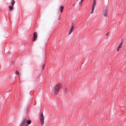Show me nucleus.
Segmentation results:
<instances>
[{
	"instance_id": "obj_1",
	"label": "nucleus",
	"mask_w": 126,
	"mask_h": 126,
	"mask_svg": "<svg viewBox=\"0 0 126 126\" xmlns=\"http://www.w3.org/2000/svg\"><path fill=\"white\" fill-rule=\"evenodd\" d=\"M62 88V84H58L54 87V93L55 95H58V93L60 92V89Z\"/></svg>"
},
{
	"instance_id": "obj_11",
	"label": "nucleus",
	"mask_w": 126,
	"mask_h": 126,
	"mask_svg": "<svg viewBox=\"0 0 126 126\" xmlns=\"http://www.w3.org/2000/svg\"><path fill=\"white\" fill-rule=\"evenodd\" d=\"M15 3V1H14V0H13L11 2V6H13Z\"/></svg>"
},
{
	"instance_id": "obj_8",
	"label": "nucleus",
	"mask_w": 126,
	"mask_h": 126,
	"mask_svg": "<svg viewBox=\"0 0 126 126\" xmlns=\"http://www.w3.org/2000/svg\"><path fill=\"white\" fill-rule=\"evenodd\" d=\"M103 16L104 17H107V9L103 11Z\"/></svg>"
},
{
	"instance_id": "obj_6",
	"label": "nucleus",
	"mask_w": 126,
	"mask_h": 126,
	"mask_svg": "<svg viewBox=\"0 0 126 126\" xmlns=\"http://www.w3.org/2000/svg\"><path fill=\"white\" fill-rule=\"evenodd\" d=\"M122 46H123V42H121V43L119 44V45L117 48V52H119V51H120V50L121 49Z\"/></svg>"
},
{
	"instance_id": "obj_7",
	"label": "nucleus",
	"mask_w": 126,
	"mask_h": 126,
	"mask_svg": "<svg viewBox=\"0 0 126 126\" xmlns=\"http://www.w3.org/2000/svg\"><path fill=\"white\" fill-rule=\"evenodd\" d=\"M74 29V27L72 26L70 30V31L68 32V35H70L72 32H73V30Z\"/></svg>"
},
{
	"instance_id": "obj_13",
	"label": "nucleus",
	"mask_w": 126,
	"mask_h": 126,
	"mask_svg": "<svg viewBox=\"0 0 126 126\" xmlns=\"http://www.w3.org/2000/svg\"><path fill=\"white\" fill-rule=\"evenodd\" d=\"M83 0H81L79 2L80 4H82V2H83Z\"/></svg>"
},
{
	"instance_id": "obj_10",
	"label": "nucleus",
	"mask_w": 126,
	"mask_h": 126,
	"mask_svg": "<svg viewBox=\"0 0 126 126\" xmlns=\"http://www.w3.org/2000/svg\"><path fill=\"white\" fill-rule=\"evenodd\" d=\"M9 9L11 11L12 10H13V6H9Z\"/></svg>"
},
{
	"instance_id": "obj_3",
	"label": "nucleus",
	"mask_w": 126,
	"mask_h": 126,
	"mask_svg": "<svg viewBox=\"0 0 126 126\" xmlns=\"http://www.w3.org/2000/svg\"><path fill=\"white\" fill-rule=\"evenodd\" d=\"M40 122L41 126H44V124H45V117L43 113H41L40 116Z\"/></svg>"
},
{
	"instance_id": "obj_14",
	"label": "nucleus",
	"mask_w": 126,
	"mask_h": 126,
	"mask_svg": "<svg viewBox=\"0 0 126 126\" xmlns=\"http://www.w3.org/2000/svg\"><path fill=\"white\" fill-rule=\"evenodd\" d=\"M44 66H45V65H43V67H44Z\"/></svg>"
},
{
	"instance_id": "obj_5",
	"label": "nucleus",
	"mask_w": 126,
	"mask_h": 126,
	"mask_svg": "<svg viewBox=\"0 0 126 126\" xmlns=\"http://www.w3.org/2000/svg\"><path fill=\"white\" fill-rule=\"evenodd\" d=\"M37 37H38V34L37 32H35L33 33V38L32 39L33 42H35L37 40Z\"/></svg>"
},
{
	"instance_id": "obj_9",
	"label": "nucleus",
	"mask_w": 126,
	"mask_h": 126,
	"mask_svg": "<svg viewBox=\"0 0 126 126\" xmlns=\"http://www.w3.org/2000/svg\"><path fill=\"white\" fill-rule=\"evenodd\" d=\"M59 10L61 11V13L63 12V6H61L59 7Z\"/></svg>"
},
{
	"instance_id": "obj_4",
	"label": "nucleus",
	"mask_w": 126,
	"mask_h": 126,
	"mask_svg": "<svg viewBox=\"0 0 126 126\" xmlns=\"http://www.w3.org/2000/svg\"><path fill=\"white\" fill-rule=\"evenodd\" d=\"M96 3H97V1L96 0H94L93 7L92 8V11L91 12V14H92V13H93V12L94 11V9L95 8V6L96 5Z\"/></svg>"
},
{
	"instance_id": "obj_12",
	"label": "nucleus",
	"mask_w": 126,
	"mask_h": 126,
	"mask_svg": "<svg viewBox=\"0 0 126 126\" xmlns=\"http://www.w3.org/2000/svg\"><path fill=\"white\" fill-rule=\"evenodd\" d=\"M15 74H17V75H18V76H20V73H19V72L17 71L15 72Z\"/></svg>"
},
{
	"instance_id": "obj_2",
	"label": "nucleus",
	"mask_w": 126,
	"mask_h": 126,
	"mask_svg": "<svg viewBox=\"0 0 126 126\" xmlns=\"http://www.w3.org/2000/svg\"><path fill=\"white\" fill-rule=\"evenodd\" d=\"M31 123H32L31 120L24 119L22 121L21 126H28L29 125H31Z\"/></svg>"
}]
</instances>
